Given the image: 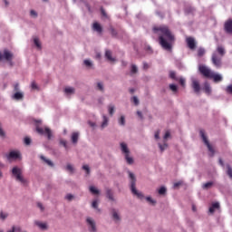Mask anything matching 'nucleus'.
Wrapping results in <instances>:
<instances>
[{
    "instance_id": "nucleus-13",
    "label": "nucleus",
    "mask_w": 232,
    "mask_h": 232,
    "mask_svg": "<svg viewBox=\"0 0 232 232\" xmlns=\"http://www.w3.org/2000/svg\"><path fill=\"white\" fill-rule=\"evenodd\" d=\"M113 53L110 49L105 50L104 57L109 61V63H115V58H113Z\"/></svg>"
},
{
    "instance_id": "nucleus-23",
    "label": "nucleus",
    "mask_w": 232,
    "mask_h": 232,
    "mask_svg": "<svg viewBox=\"0 0 232 232\" xmlns=\"http://www.w3.org/2000/svg\"><path fill=\"white\" fill-rule=\"evenodd\" d=\"M34 224L43 231H46V229H48V224L46 223H42L41 221H34Z\"/></svg>"
},
{
    "instance_id": "nucleus-52",
    "label": "nucleus",
    "mask_w": 232,
    "mask_h": 232,
    "mask_svg": "<svg viewBox=\"0 0 232 232\" xmlns=\"http://www.w3.org/2000/svg\"><path fill=\"white\" fill-rule=\"evenodd\" d=\"M92 207L93 208V209L101 211V209H99V203L97 202V200L92 201Z\"/></svg>"
},
{
    "instance_id": "nucleus-45",
    "label": "nucleus",
    "mask_w": 232,
    "mask_h": 232,
    "mask_svg": "<svg viewBox=\"0 0 232 232\" xmlns=\"http://www.w3.org/2000/svg\"><path fill=\"white\" fill-rule=\"evenodd\" d=\"M97 90H99V92H104V84L102 82H97Z\"/></svg>"
},
{
    "instance_id": "nucleus-56",
    "label": "nucleus",
    "mask_w": 232,
    "mask_h": 232,
    "mask_svg": "<svg viewBox=\"0 0 232 232\" xmlns=\"http://www.w3.org/2000/svg\"><path fill=\"white\" fill-rule=\"evenodd\" d=\"M82 169H84V171H86V174H87V175H90V172H91V170H90V166H88V165H83V166H82Z\"/></svg>"
},
{
    "instance_id": "nucleus-21",
    "label": "nucleus",
    "mask_w": 232,
    "mask_h": 232,
    "mask_svg": "<svg viewBox=\"0 0 232 232\" xmlns=\"http://www.w3.org/2000/svg\"><path fill=\"white\" fill-rule=\"evenodd\" d=\"M184 12L188 15H189V14H195V7L191 6L190 5H186L184 7Z\"/></svg>"
},
{
    "instance_id": "nucleus-50",
    "label": "nucleus",
    "mask_w": 232,
    "mask_h": 232,
    "mask_svg": "<svg viewBox=\"0 0 232 232\" xmlns=\"http://www.w3.org/2000/svg\"><path fill=\"white\" fill-rule=\"evenodd\" d=\"M108 109H109V114L111 115V117L113 116V113H115V106L110 105Z\"/></svg>"
},
{
    "instance_id": "nucleus-15",
    "label": "nucleus",
    "mask_w": 232,
    "mask_h": 232,
    "mask_svg": "<svg viewBox=\"0 0 232 232\" xmlns=\"http://www.w3.org/2000/svg\"><path fill=\"white\" fill-rule=\"evenodd\" d=\"M111 213L114 222H121V215H119V210L111 208Z\"/></svg>"
},
{
    "instance_id": "nucleus-53",
    "label": "nucleus",
    "mask_w": 232,
    "mask_h": 232,
    "mask_svg": "<svg viewBox=\"0 0 232 232\" xmlns=\"http://www.w3.org/2000/svg\"><path fill=\"white\" fill-rule=\"evenodd\" d=\"M60 144L65 148V150H68V141L65 140H60Z\"/></svg>"
},
{
    "instance_id": "nucleus-18",
    "label": "nucleus",
    "mask_w": 232,
    "mask_h": 232,
    "mask_svg": "<svg viewBox=\"0 0 232 232\" xmlns=\"http://www.w3.org/2000/svg\"><path fill=\"white\" fill-rule=\"evenodd\" d=\"M92 30H94V32H97V34H102V25H101V24H99L98 22H95L92 24Z\"/></svg>"
},
{
    "instance_id": "nucleus-16",
    "label": "nucleus",
    "mask_w": 232,
    "mask_h": 232,
    "mask_svg": "<svg viewBox=\"0 0 232 232\" xmlns=\"http://www.w3.org/2000/svg\"><path fill=\"white\" fill-rule=\"evenodd\" d=\"M208 79H213L214 82H222L223 81L222 75L215 74V72H212V74H210V78Z\"/></svg>"
},
{
    "instance_id": "nucleus-63",
    "label": "nucleus",
    "mask_w": 232,
    "mask_h": 232,
    "mask_svg": "<svg viewBox=\"0 0 232 232\" xmlns=\"http://www.w3.org/2000/svg\"><path fill=\"white\" fill-rule=\"evenodd\" d=\"M156 14H158L159 17H161V19H164V13H162L160 11H156Z\"/></svg>"
},
{
    "instance_id": "nucleus-26",
    "label": "nucleus",
    "mask_w": 232,
    "mask_h": 232,
    "mask_svg": "<svg viewBox=\"0 0 232 232\" xmlns=\"http://www.w3.org/2000/svg\"><path fill=\"white\" fill-rule=\"evenodd\" d=\"M41 160H43V162H44L45 164H47V166H50V168H53L55 165L52 162V160L46 159V157L41 155L40 156Z\"/></svg>"
},
{
    "instance_id": "nucleus-32",
    "label": "nucleus",
    "mask_w": 232,
    "mask_h": 232,
    "mask_svg": "<svg viewBox=\"0 0 232 232\" xmlns=\"http://www.w3.org/2000/svg\"><path fill=\"white\" fill-rule=\"evenodd\" d=\"M124 157L127 164H130V165L133 164L134 162L133 158H131L130 154H125Z\"/></svg>"
},
{
    "instance_id": "nucleus-44",
    "label": "nucleus",
    "mask_w": 232,
    "mask_h": 232,
    "mask_svg": "<svg viewBox=\"0 0 232 232\" xmlns=\"http://www.w3.org/2000/svg\"><path fill=\"white\" fill-rule=\"evenodd\" d=\"M83 64L87 67V68H92L93 66V63H92V61L90 60H84L83 61Z\"/></svg>"
},
{
    "instance_id": "nucleus-19",
    "label": "nucleus",
    "mask_w": 232,
    "mask_h": 232,
    "mask_svg": "<svg viewBox=\"0 0 232 232\" xmlns=\"http://www.w3.org/2000/svg\"><path fill=\"white\" fill-rule=\"evenodd\" d=\"M203 90L207 95H211L212 90H211V85L209 84V82H204Z\"/></svg>"
},
{
    "instance_id": "nucleus-64",
    "label": "nucleus",
    "mask_w": 232,
    "mask_h": 232,
    "mask_svg": "<svg viewBox=\"0 0 232 232\" xmlns=\"http://www.w3.org/2000/svg\"><path fill=\"white\" fill-rule=\"evenodd\" d=\"M30 14L31 15H33V17H37V12H35L34 10H31Z\"/></svg>"
},
{
    "instance_id": "nucleus-5",
    "label": "nucleus",
    "mask_w": 232,
    "mask_h": 232,
    "mask_svg": "<svg viewBox=\"0 0 232 232\" xmlns=\"http://www.w3.org/2000/svg\"><path fill=\"white\" fill-rule=\"evenodd\" d=\"M199 135L205 146H207L208 150L209 151V157H215V149L213 148V145L209 143V140H208V136H206V132L204 131V130H199Z\"/></svg>"
},
{
    "instance_id": "nucleus-59",
    "label": "nucleus",
    "mask_w": 232,
    "mask_h": 232,
    "mask_svg": "<svg viewBox=\"0 0 232 232\" xmlns=\"http://www.w3.org/2000/svg\"><path fill=\"white\" fill-rule=\"evenodd\" d=\"M169 137H171V133L169 132V130H167L163 139L166 140L167 139H169Z\"/></svg>"
},
{
    "instance_id": "nucleus-43",
    "label": "nucleus",
    "mask_w": 232,
    "mask_h": 232,
    "mask_svg": "<svg viewBox=\"0 0 232 232\" xmlns=\"http://www.w3.org/2000/svg\"><path fill=\"white\" fill-rule=\"evenodd\" d=\"M169 78L173 81H179V78H177V72H175L174 71L169 72Z\"/></svg>"
},
{
    "instance_id": "nucleus-36",
    "label": "nucleus",
    "mask_w": 232,
    "mask_h": 232,
    "mask_svg": "<svg viewBox=\"0 0 232 232\" xmlns=\"http://www.w3.org/2000/svg\"><path fill=\"white\" fill-rule=\"evenodd\" d=\"M213 181H208L207 183H204L202 188L203 189H210V188H213Z\"/></svg>"
},
{
    "instance_id": "nucleus-33",
    "label": "nucleus",
    "mask_w": 232,
    "mask_h": 232,
    "mask_svg": "<svg viewBox=\"0 0 232 232\" xmlns=\"http://www.w3.org/2000/svg\"><path fill=\"white\" fill-rule=\"evenodd\" d=\"M89 190L91 191V193H92V195H99V193H101V191L97 189V188H95L94 186H91L89 188Z\"/></svg>"
},
{
    "instance_id": "nucleus-48",
    "label": "nucleus",
    "mask_w": 232,
    "mask_h": 232,
    "mask_svg": "<svg viewBox=\"0 0 232 232\" xmlns=\"http://www.w3.org/2000/svg\"><path fill=\"white\" fill-rule=\"evenodd\" d=\"M108 126V117L106 115H103V121L102 123V128H106Z\"/></svg>"
},
{
    "instance_id": "nucleus-31",
    "label": "nucleus",
    "mask_w": 232,
    "mask_h": 232,
    "mask_svg": "<svg viewBox=\"0 0 232 232\" xmlns=\"http://www.w3.org/2000/svg\"><path fill=\"white\" fill-rule=\"evenodd\" d=\"M34 43L38 50H42L43 45L41 44V41H39V38H34Z\"/></svg>"
},
{
    "instance_id": "nucleus-6",
    "label": "nucleus",
    "mask_w": 232,
    "mask_h": 232,
    "mask_svg": "<svg viewBox=\"0 0 232 232\" xmlns=\"http://www.w3.org/2000/svg\"><path fill=\"white\" fill-rule=\"evenodd\" d=\"M13 59L14 53H12L8 49H4L3 53L0 52V61H7V63H11Z\"/></svg>"
},
{
    "instance_id": "nucleus-25",
    "label": "nucleus",
    "mask_w": 232,
    "mask_h": 232,
    "mask_svg": "<svg viewBox=\"0 0 232 232\" xmlns=\"http://www.w3.org/2000/svg\"><path fill=\"white\" fill-rule=\"evenodd\" d=\"M216 209H220V203L215 202L212 206L208 208L209 213H215Z\"/></svg>"
},
{
    "instance_id": "nucleus-10",
    "label": "nucleus",
    "mask_w": 232,
    "mask_h": 232,
    "mask_svg": "<svg viewBox=\"0 0 232 232\" xmlns=\"http://www.w3.org/2000/svg\"><path fill=\"white\" fill-rule=\"evenodd\" d=\"M212 64H214V66H216V68H220V66H222V58H219L216 53H212Z\"/></svg>"
},
{
    "instance_id": "nucleus-35",
    "label": "nucleus",
    "mask_w": 232,
    "mask_h": 232,
    "mask_svg": "<svg viewBox=\"0 0 232 232\" xmlns=\"http://www.w3.org/2000/svg\"><path fill=\"white\" fill-rule=\"evenodd\" d=\"M159 195H166L168 193V188L166 187L162 186L158 189Z\"/></svg>"
},
{
    "instance_id": "nucleus-46",
    "label": "nucleus",
    "mask_w": 232,
    "mask_h": 232,
    "mask_svg": "<svg viewBox=\"0 0 232 232\" xmlns=\"http://www.w3.org/2000/svg\"><path fill=\"white\" fill-rule=\"evenodd\" d=\"M83 5L86 6L89 14H93V10H92V6L87 1L83 2Z\"/></svg>"
},
{
    "instance_id": "nucleus-49",
    "label": "nucleus",
    "mask_w": 232,
    "mask_h": 232,
    "mask_svg": "<svg viewBox=\"0 0 232 232\" xmlns=\"http://www.w3.org/2000/svg\"><path fill=\"white\" fill-rule=\"evenodd\" d=\"M24 143L25 146H30V144H32V139H30V137H25L24 139Z\"/></svg>"
},
{
    "instance_id": "nucleus-3",
    "label": "nucleus",
    "mask_w": 232,
    "mask_h": 232,
    "mask_svg": "<svg viewBox=\"0 0 232 232\" xmlns=\"http://www.w3.org/2000/svg\"><path fill=\"white\" fill-rule=\"evenodd\" d=\"M11 173L16 182H21L24 186L28 184V180L23 176V169L17 166L13 167Z\"/></svg>"
},
{
    "instance_id": "nucleus-12",
    "label": "nucleus",
    "mask_w": 232,
    "mask_h": 232,
    "mask_svg": "<svg viewBox=\"0 0 232 232\" xmlns=\"http://www.w3.org/2000/svg\"><path fill=\"white\" fill-rule=\"evenodd\" d=\"M224 31L226 34H232V20L228 19L224 24Z\"/></svg>"
},
{
    "instance_id": "nucleus-9",
    "label": "nucleus",
    "mask_w": 232,
    "mask_h": 232,
    "mask_svg": "<svg viewBox=\"0 0 232 232\" xmlns=\"http://www.w3.org/2000/svg\"><path fill=\"white\" fill-rule=\"evenodd\" d=\"M7 160H17V159H21V152L17 150H12L8 154H6Z\"/></svg>"
},
{
    "instance_id": "nucleus-39",
    "label": "nucleus",
    "mask_w": 232,
    "mask_h": 232,
    "mask_svg": "<svg viewBox=\"0 0 232 232\" xmlns=\"http://www.w3.org/2000/svg\"><path fill=\"white\" fill-rule=\"evenodd\" d=\"M158 146H159L161 153H163L165 150H168V143H164V144L158 143Z\"/></svg>"
},
{
    "instance_id": "nucleus-1",
    "label": "nucleus",
    "mask_w": 232,
    "mask_h": 232,
    "mask_svg": "<svg viewBox=\"0 0 232 232\" xmlns=\"http://www.w3.org/2000/svg\"><path fill=\"white\" fill-rule=\"evenodd\" d=\"M154 34H158L159 43L163 50L171 52L173 50V43H175V35L171 34L169 27L167 25H160L159 27H153Z\"/></svg>"
},
{
    "instance_id": "nucleus-41",
    "label": "nucleus",
    "mask_w": 232,
    "mask_h": 232,
    "mask_svg": "<svg viewBox=\"0 0 232 232\" xmlns=\"http://www.w3.org/2000/svg\"><path fill=\"white\" fill-rule=\"evenodd\" d=\"M100 12H101L102 17L108 19V13H106V10L104 9V7L101 6Z\"/></svg>"
},
{
    "instance_id": "nucleus-58",
    "label": "nucleus",
    "mask_w": 232,
    "mask_h": 232,
    "mask_svg": "<svg viewBox=\"0 0 232 232\" xmlns=\"http://www.w3.org/2000/svg\"><path fill=\"white\" fill-rule=\"evenodd\" d=\"M226 92L227 93H229L230 95H232V84L227 86Z\"/></svg>"
},
{
    "instance_id": "nucleus-7",
    "label": "nucleus",
    "mask_w": 232,
    "mask_h": 232,
    "mask_svg": "<svg viewBox=\"0 0 232 232\" xmlns=\"http://www.w3.org/2000/svg\"><path fill=\"white\" fill-rule=\"evenodd\" d=\"M198 72L203 75V77H206V79H209L213 73V72H211L206 65H199Z\"/></svg>"
},
{
    "instance_id": "nucleus-20",
    "label": "nucleus",
    "mask_w": 232,
    "mask_h": 232,
    "mask_svg": "<svg viewBox=\"0 0 232 232\" xmlns=\"http://www.w3.org/2000/svg\"><path fill=\"white\" fill-rule=\"evenodd\" d=\"M106 197L111 202H115V198L113 197V190L111 188H106Z\"/></svg>"
},
{
    "instance_id": "nucleus-34",
    "label": "nucleus",
    "mask_w": 232,
    "mask_h": 232,
    "mask_svg": "<svg viewBox=\"0 0 232 232\" xmlns=\"http://www.w3.org/2000/svg\"><path fill=\"white\" fill-rule=\"evenodd\" d=\"M7 218H8V213L1 210L0 211V220H3V222H5V220H6Z\"/></svg>"
},
{
    "instance_id": "nucleus-14",
    "label": "nucleus",
    "mask_w": 232,
    "mask_h": 232,
    "mask_svg": "<svg viewBox=\"0 0 232 232\" xmlns=\"http://www.w3.org/2000/svg\"><path fill=\"white\" fill-rule=\"evenodd\" d=\"M13 101H24V92H16L12 95Z\"/></svg>"
},
{
    "instance_id": "nucleus-8",
    "label": "nucleus",
    "mask_w": 232,
    "mask_h": 232,
    "mask_svg": "<svg viewBox=\"0 0 232 232\" xmlns=\"http://www.w3.org/2000/svg\"><path fill=\"white\" fill-rule=\"evenodd\" d=\"M86 223L88 226V230L90 232H97V224L95 223V220H93V218L88 217L86 218Z\"/></svg>"
},
{
    "instance_id": "nucleus-30",
    "label": "nucleus",
    "mask_w": 232,
    "mask_h": 232,
    "mask_svg": "<svg viewBox=\"0 0 232 232\" xmlns=\"http://www.w3.org/2000/svg\"><path fill=\"white\" fill-rule=\"evenodd\" d=\"M135 73H139V68L135 64L130 65V75H135Z\"/></svg>"
},
{
    "instance_id": "nucleus-24",
    "label": "nucleus",
    "mask_w": 232,
    "mask_h": 232,
    "mask_svg": "<svg viewBox=\"0 0 232 232\" xmlns=\"http://www.w3.org/2000/svg\"><path fill=\"white\" fill-rule=\"evenodd\" d=\"M108 30L110 31L111 37L117 39V37L119 36V33L113 28V25H110Z\"/></svg>"
},
{
    "instance_id": "nucleus-60",
    "label": "nucleus",
    "mask_w": 232,
    "mask_h": 232,
    "mask_svg": "<svg viewBox=\"0 0 232 232\" xmlns=\"http://www.w3.org/2000/svg\"><path fill=\"white\" fill-rule=\"evenodd\" d=\"M179 84L184 88L186 86V80L183 78L179 79Z\"/></svg>"
},
{
    "instance_id": "nucleus-54",
    "label": "nucleus",
    "mask_w": 232,
    "mask_h": 232,
    "mask_svg": "<svg viewBox=\"0 0 232 232\" xmlns=\"http://www.w3.org/2000/svg\"><path fill=\"white\" fill-rule=\"evenodd\" d=\"M132 102H134L135 106H139V104L140 103V102L139 101V98H137V96L132 97Z\"/></svg>"
},
{
    "instance_id": "nucleus-38",
    "label": "nucleus",
    "mask_w": 232,
    "mask_h": 232,
    "mask_svg": "<svg viewBox=\"0 0 232 232\" xmlns=\"http://www.w3.org/2000/svg\"><path fill=\"white\" fill-rule=\"evenodd\" d=\"M169 90H171V92H173L174 93H177V92H179V87L174 84V83H171L169 85Z\"/></svg>"
},
{
    "instance_id": "nucleus-29",
    "label": "nucleus",
    "mask_w": 232,
    "mask_h": 232,
    "mask_svg": "<svg viewBox=\"0 0 232 232\" xmlns=\"http://www.w3.org/2000/svg\"><path fill=\"white\" fill-rule=\"evenodd\" d=\"M72 144H77V142H79V134H78V132H73L72 134Z\"/></svg>"
},
{
    "instance_id": "nucleus-11",
    "label": "nucleus",
    "mask_w": 232,
    "mask_h": 232,
    "mask_svg": "<svg viewBox=\"0 0 232 232\" xmlns=\"http://www.w3.org/2000/svg\"><path fill=\"white\" fill-rule=\"evenodd\" d=\"M186 43L190 50H195V48H197V42L195 41V38L189 36L186 39Z\"/></svg>"
},
{
    "instance_id": "nucleus-27",
    "label": "nucleus",
    "mask_w": 232,
    "mask_h": 232,
    "mask_svg": "<svg viewBox=\"0 0 232 232\" xmlns=\"http://www.w3.org/2000/svg\"><path fill=\"white\" fill-rule=\"evenodd\" d=\"M217 52L221 57H224V55H226V49L222 45H218L217 47Z\"/></svg>"
},
{
    "instance_id": "nucleus-61",
    "label": "nucleus",
    "mask_w": 232,
    "mask_h": 232,
    "mask_svg": "<svg viewBox=\"0 0 232 232\" xmlns=\"http://www.w3.org/2000/svg\"><path fill=\"white\" fill-rule=\"evenodd\" d=\"M19 90H20V88H19V83H15V84L14 85V92H20Z\"/></svg>"
},
{
    "instance_id": "nucleus-40",
    "label": "nucleus",
    "mask_w": 232,
    "mask_h": 232,
    "mask_svg": "<svg viewBox=\"0 0 232 232\" xmlns=\"http://www.w3.org/2000/svg\"><path fill=\"white\" fill-rule=\"evenodd\" d=\"M145 200H147V202H150L151 204V206H156L157 205V200L151 198V197H146Z\"/></svg>"
},
{
    "instance_id": "nucleus-37",
    "label": "nucleus",
    "mask_w": 232,
    "mask_h": 232,
    "mask_svg": "<svg viewBox=\"0 0 232 232\" xmlns=\"http://www.w3.org/2000/svg\"><path fill=\"white\" fill-rule=\"evenodd\" d=\"M205 54H206V49H204L203 47H199L198 50V56L204 57Z\"/></svg>"
},
{
    "instance_id": "nucleus-17",
    "label": "nucleus",
    "mask_w": 232,
    "mask_h": 232,
    "mask_svg": "<svg viewBox=\"0 0 232 232\" xmlns=\"http://www.w3.org/2000/svg\"><path fill=\"white\" fill-rule=\"evenodd\" d=\"M192 88L195 93H200V83L198 82V81H192Z\"/></svg>"
},
{
    "instance_id": "nucleus-22",
    "label": "nucleus",
    "mask_w": 232,
    "mask_h": 232,
    "mask_svg": "<svg viewBox=\"0 0 232 232\" xmlns=\"http://www.w3.org/2000/svg\"><path fill=\"white\" fill-rule=\"evenodd\" d=\"M121 150L124 155L130 154V149H128V144H126L125 142L121 143Z\"/></svg>"
},
{
    "instance_id": "nucleus-57",
    "label": "nucleus",
    "mask_w": 232,
    "mask_h": 232,
    "mask_svg": "<svg viewBox=\"0 0 232 232\" xmlns=\"http://www.w3.org/2000/svg\"><path fill=\"white\" fill-rule=\"evenodd\" d=\"M31 88L32 90H39V86L37 85V83H35V82H32Z\"/></svg>"
},
{
    "instance_id": "nucleus-42",
    "label": "nucleus",
    "mask_w": 232,
    "mask_h": 232,
    "mask_svg": "<svg viewBox=\"0 0 232 232\" xmlns=\"http://www.w3.org/2000/svg\"><path fill=\"white\" fill-rule=\"evenodd\" d=\"M227 175L232 179V168L231 165H227Z\"/></svg>"
},
{
    "instance_id": "nucleus-55",
    "label": "nucleus",
    "mask_w": 232,
    "mask_h": 232,
    "mask_svg": "<svg viewBox=\"0 0 232 232\" xmlns=\"http://www.w3.org/2000/svg\"><path fill=\"white\" fill-rule=\"evenodd\" d=\"M73 198H74V196L72 195V194H67V195L65 196V199H66V200H69V202H72V201L73 200Z\"/></svg>"
},
{
    "instance_id": "nucleus-2",
    "label": "nucleus",
    "mask_w": 232,
    "mask_h": 232,
    "mask_svg": "<svg viewBox=\"0 0 232 232\" xmlns=\"http://www.w3.org/2000/svg\"><path fill=\"white\" fill-rule=\"evenodd\" d=\"M128 173L130 179V188L132 195H135L138 198H140V200H142V198H144V194L137 190V178L135 177V174H133L130 170L128 171Z\"/></svg>"
},
{
    "instance_id": "nucleus-47",
    "label": "nucleus",
    "mask_w": 232,
    "mask_h": 232,
    "mask_svg": "<svg viewBox=\"0 0 232 232\" xmlns=\"http://www.w3.org/2000/svg\"><path fill=\"white\" fill-rule=\"evenodd\" d=\"M120 126H125L126 125V118L124 116H121L119 120Z\"/></svg>"
},
{
    "instance_id": "nucleus-62",
    "label": "nucleus",
    "mask_w": 232,
    "mask_h": 232,
    "mask_svg": "<svg viewBox=\"0 0 232 232\" xmlns=\"http://www.w3.org/2000/svg\"><path fill=\"white\" fill-rule=\"evenodd\" d=\"M37 208H39V209H41V211H44V206H43V203L38 202L37 203Z\"/></svg>"
},
{
    "instance_id": "nucleus-4",
    "label": "nucleus",
    "mask_w": 232,
    "mask_h": 232,
    "mask_svg": "<svg viewBox=\"0 0 232 232\" xmlns=\"http://www.w3.org/2000/svg\"><path fill=\"white\" fill-rule=\"evenodd\" d=\"M34 122L36 124L37 133H39V135H44L45 137H47L48 140H52V137H53V135L52 134V130L48 127H45L44 129L39 127V124H41L42 122L41 120H35Z\"/></svg>"
},
{
    "instance_id": "nucleus-51",
    "label": "nucleus",
    "mask_w": 232,
    "mask_h": 232,
    "mask_svg": "<svg viewBox=\"0 0 232 232\" xmlns=\"http://www.w3.org/2000/svg\"><path fill=\"white\" fill-rule=\"evenodd\" d=\"M66 169L67 171H70V173H73V171L75 170V169H73V166H72V164L70 163L67 164Z\"/></svg>"
},
{
    "instance_id": "nucleus-28",
    "label": "nucleus",
    "mask_w": 232,
    "mask_h": 232,
    "mask_svg": "<svg viewBox=\"0 0 232 232\" xmlns=\"http://www.w3.org/2000/svg\"><path fill=\"white\" fill-rule=\"evenodd\" d=\"M64 93L66 95H73V93H75V88H73V87H66L64 89Z\"/></svg>"
}]
</instances>
